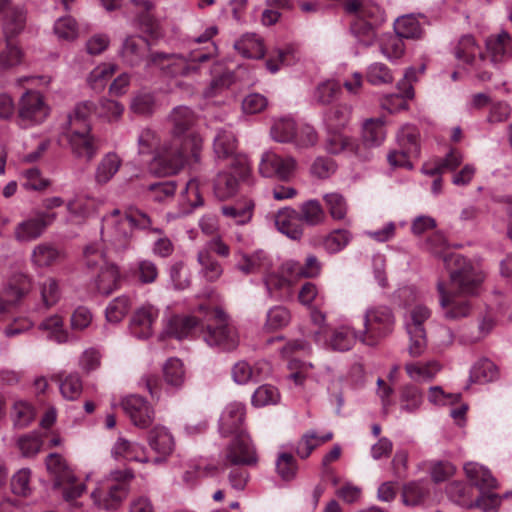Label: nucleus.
Here are the masks:
<instances>
[{
	"label": "nucleus",
	"mask_w": 512,
	"mask_h": 512,
	"mask_svg": "<svg viewBox=\"0 0 512 512\" xmlns=\"http://www.w3.org/2000/svg\"><path fill=\"white\" fill-rule=\"evenodd\" d=\"M443 260L449 269L450 278L447 282L439 280L437 283L439 302L446 319L458 320L470 313L469 302L461 296L476 294L484 275L459 254H444Z\"/></svg>",
	"instance_id": "obj_1"
},
{
	"label": "nucleus",
	"mask_w": 512,
	"mask_h": 512,
	"mask_svg": "<svg viewBox=\"0 0 512 512\" xmlns=\"http://www.w3.org/2000/svg\"><path fill=\"white\" fill-rule=\"evenodd\" d=\"M169 119L173 126V139L157 153L154 164L159 167L158 173L163 175L177 173L189 156L197 161L202 147L201 138L190 132L196 123V115L189 107L174 108Z\"/></svg>",
	"instance_id": "obj_2"
},
{
	"label": "nucleus",
	"mask_w": 512,
	"mask_h": 512,
	"mask_svg": "<svg viewBox=\"0 0 512 512\" xmlns=\"http://www.w3.org/2000/svg\"><path fill=\"white\" fill-rule=\"evenodd\" d=\"M227 437L229 442L226 445V466L228 463L232 466L229 480L233 488L242 490L247 482V471L242 466L256 463V449L246 429L226 432Z\"/></svg>",
	"instance_id": "obj_3"
},
{
	"label": "nucleus",
	"mask_w": 512,
	"mask_h": 512,
	"mask_svg": "<svg viewBox=\"0 0 512 512\" xmlns=\"http://www.w3.org/2000/svg\"><path fill=\"white\" fill-rule=\"evenodd\" d=\"M150 226V217L138 209H130L125 215H121L120 210L114 209L103 219L101 237L104 242L121 250L127 247L132 227L148 229Z\"/></svg>",
	"instance_id": "obj_4"
},
{
	"label": "nucleus",
	"mask_w": 512,
	"mask_h": 512,
	"mask_svg": "<svg viewBox=\"0 0 512 512\" xmlns=\"http://www.w3.org/2000/svg\"><path fill=\"white\" fill-rule=\"evenodd\" d=\"M132 478L133 474L130 470L114 471L91 492L89 503L84 505L83 502L77 501L78 505L75 506L84 512H90L93 507L104 510L115 509L126 498L129 491L128 483Z\"/></svg>",
	"instance_id": "obj_5"
},
{
	"label": "nucleus",
	"mask_w": 512,
	"mask_h": 512,
	"mask_svg": "<svg viewBox=\"0 0 512 512\" xmlns=\"http://www.w3.org/2000/svg\"><path fill=\"white\" fill-rule=\"evenodd\" d=\"M236 139L226 136V199L248 193L254 183L248 156L235 151Z\"/></svg>",
	"instance_id": "obj_6"
},
{
	"label": "nucleus",
	"mask_w": 512,
	"mask_h": 512,
	"mask_svg": "<svg viewBox=\"0 0 512 512\" xmlns=\"http://www.w3.org/2000/svg\"><path fill=\"white\" fill-rule=\"evenodd\" d=\"M346 13L356 17L351 29L366 46L376 39V27L385 20L383 10L371 0H346L343 4Z\"/></svg>",
	"instance_id": "obj_7"
},
{
	"label": "nucleus",
	"mask_w": 512,
	"mask_h": 512,
	"mask_svg": "<svg viewBox=\"0 0 512 512\" xmlns=\"http://www.w3.org/2000/svg\"><path fill=\"white\" fill-rule=\"evenodd\" d=\"M395 327V316L387 306H374L364 313V329L359 331V341L375 346L389 336Z\"/></svg>",
	"instance_id": "obj_8"
},
{
	"label": "nucleus",
	"mask_w": 512,
	"mask_h": 512,
	"mask_svg": "<svg viewBox=\"0 0 512 512\" xmlns=\"http://www.w3.org/2000/svg\"><path fill=\"white\" fill-rule=\"evenodd\" d=\"M48 472L54 477L55 486L62 489L63 498L71 505H78L77 499L82 496L85 485L78 482L66 463L65 459L57 453H51L46 458Z\"/></svg>",
	"instance_id": "obj_9"
},
{
	"label": "nucleus",
	"mask_w": 512,
	"mask_h": 512,
	"mask_svg": "<svg viewBox=\"0 0 512 512\" xmlns=\"http://www.w3.org/2000/svg\"><path fill=\"white\" fill-rule=\"evenodd\" d=\"M85 258L89 267H100L94 283L97 291L103 295H109L120 284V272L118 267L105 259L104 252L98 244H92L85 249Z\"/></svg>",
	"instance_id": "obj_10"
},
{
	"label": "nucleus",
	"mask_w": 512,
	"mask_h": 512,
	"mask_svg": "<svg viewBox=\"0 0 512 512\" xmlns=\"http://www.w3.org/2000/svg\"><path fill=\"white\" fill-rule=\"evenodd\" d=\"M49 111L43 95L39 91L28 90L19 98L17 123L21 128L37 126L46 120Z\"/></svg>",
	"instance_id": "obj_11"
},
{
	"label": "nucleus",
	"mask_w": 512,
	"mask_h": 512,
	"mask_svg": "<svg viewBox=\"0 0 512 512\" xmlns=\"http://www.w3.org/2000/svg\"><path fill=\"white\" fill-rule=\"evenodd\" d=\"M297 161L292 156H281L272 150L262 153L258 171L265 178H276L280 181H290L297 169Z\"/></svg>",
	"instance_id": "obj_12"
},
{
	"label": "nucleus",
	"mask_w": 512,
	"mask_h": 512,
	"mask_svg": "<svg viewBox=\"0 0 512 512\" xmlns=\"http://www.w3.org/2000/svg\"><path fill=\"white\" fill-rule=\"evenodd\" d=\"M224 258V244L220 236L209 241L197 254L200 275L207 281L217 280L222 272V259Z\"/></svg>",
	"instance_id": "obj_13"
},
{
	"label": "nucleus",
	"mask_w": 512,
	"mask_h": 512,
	"mask_svg": "<svg viewBox=\"0 0 512 512\" xmlns=\"http://www.w3.org/2000/svg\"><path fill=\"white\" fill-rule=\"evenodd\" d=\"M65 136L71 153L77 159L90 162L96 156L98 146L91 134L90 126H81L80 128L68 127Z\"/></svg>",
	"instance_id": "obj_14"
},
{
	"label": "nucleus",
	"mask_w": 512,
	"mask_h": 512,
	"mask_svg": "<svg viewBox=\"0 0 512 512\" xmlns=\"http://www.w3.org/2000/svg\"><path fill=\"white\" fill-rule=\"evenodd\" d=\"M159 317V310L146 303L138 307L131 316L129 329L138 339H147L153 334V327Z\"/></svg>",
	"instance_id": "obj_15"
},
{
	"label": "nucleus",
	"mask_w": 512,
	"mask_h": 512,
	"mask_svg": "<svg viewBox=\"0 0 512 512\" xmlns=\"http://www.w3.org/2000/svg\"><path fill=\"white\" fill-rule=\"evenodd\" d=\"M55 218V213L39 212L36 217L18 223L14 230V236L20 242L33 241L43 234L46 227L52 224Z\"/></svg>",
	"instance_id": "obj_16"
},
{
	"label": "nucleus",
	"mask_w": 512,
	"mask_h": 512,
	"mask_svg": "<svg viewBox=\"0 0 512 512\" xmlns=\"http://www.w3.org/2000/svg\"><path fill=\"white\" fill-rule=\"evenodd\" d=\"M121 405L135 426L147 428L152 423L154 410L143 397L130 395L122 400Z\"/></svg>",
	"instance_id": "obj_17"
},
{
	"label": "nucleus",
	"mask_w": 512,
	"mask_h": 512,
	"mask_svg": "<svg viewBox=\"0 0 512 512\" xmlns=\"http://www.w3.org/2000/svg\"><path fill=\"white\" fill-rule=\"evenodd\" d=\"M31 280L25 274H16L0 295V314L6 313L31 290Z\"/></svg>",
	"instance_id": "obj_18"
},
{
	"label": "nucleus",
	"mask_w": 512,
	"mask_h": 512,
	"mask_svg": "<svg viewBox=\"0 0 512 512\" xmlns=\"http://www.w3.org/2000/svg\"><path fill=\"white\" fill-rule=\"evenodd\" d=\"M239 198L230 197V203H226V224L244 225L250 222L254 212V202L247 193L238 194Z\"/></svg>",
	"instance_id": "obj_19"
},
{
	"label": "nucleus",
	"mask_w": 512,
	"mask_h": 512,
	"mask_svg": "<svg viewBox=\"0 0 512 512\" xmlns=\"http://www.w3.org/2000/svg\"><path fill=\"white\" fill-rule=\"evenodd\" d=\"M325 150L330 154L345 153L360 159H367L368 155L364 152L363 145L347 135L331 132L325 142Z\"/></svg>",
	"instance_id": "obj_20"
},
{
	"label": "nucleus",
	"mask_w": 512,
	"mask_h": 512,
	"mask_svg": "<svg viewBox=\"0 0 512 512\" xmlns=\"http://www.w3.org/2000/svg\"><path fill=\"white\" fill-rule=\"evenodd\" d=\"M147 66H157L162 70H167L171 75H187L191 70L185 58L165 53L150 54L147 59Z\"/></svg>",
	"instance_id": "obj_21"
},
{
	"label": "nucleus",
	"mask_w": 512,
	"mask_h": 512,
	"mask_svg": "<svg viewBox=\"0 0 512 512\" xmlns=\"http://www.w3.org/2000/svg\"><path fill=\"white\" fill-rule=\"evenodd\" d=\"M464 472L471 484L481 492H489L498 487V482L491 471L477 462L466 463L464 465Z\"/></svg>",
	"instance_id": "obj_22"
},
{
	"label": "nucleus",
	"mask_w": 512,
	"mask_h": 512,
	"mask_svg": "<svg viewBox=\"0 0 512 512\" xmlns=\"http://www.w3.org/2000/svg\"><path fill=\"white\" fill-rule=\"evenodd\" d=\"M486 50L493 64L505 62L512 55V39L507 32L491 35L486 40Z\"/></svg>",
	"instance_id": "obj_23"
},
{
	"label": "nucleus",
	"mask_w": 512,
	"mask_h": 512,
	"mask_svg": "<svg viewBox=\"0 0 512 512\" xmlns=\"http://www.w3.org/2000/svg\"><path fill=\"white\" fill-rule=\"evenodd\" d=\"M115 459H123L127 461H136L147 463L149 461L144 446L137 442H131L125 438L119 437L111 450Z\"/></svg>",
	"instance_id": "obj_24"
},
{
	"label": "nucleus",
	"mask_w": 512,
	"mask_h": 512,
	"mask_svg": "<svg viewBox=\"0 0 512 512\" xmlns=\"http://www.w3.org/2000/svg\"><path fill=\"white\" fill-rule=\"evenodd\" d=\"M299 221L296 210L292 208L279 210L275 217L278 231L292 240H299L303 235V228Z\"/></svg>",
	"instance_id": "obj_25"
},
{
	"label": "nucleus",
	"mask_w": 512,
	"mask_h": 512,
	"mask_svg": "<svg viewBox=\"0 0 512 512\" xmlns=\"http://www.w3.org/2000/svg\"><path fill=\"white\" fill-rule=\"evenodd\" d=\"M405 371L409 378L415 382H430L441 371L442 365L436 360L414 361L405 364Z\"/></svg>",
	"instance_id": "obj_26"
},
{
	"label": "nucleus",
	"mask_w": 512,
	"mask_h": 512,
	"mask_svg": "<svg viewBox=\"0 0 512 512\" xmlns=\"http://www.w3.org/2000/svg\"><path fill=\"white\" fill-rule=\"evenodd\" d=\"M122 165L121 158L113 152L106 153L98 162L95 172L94 181L97 185L103 186L109 183L117 174Z\"/></svg>",
	"instance_id": "obj_27"
},
{
	"label": "nucleus",
	"mask_w": 512,
	"mask_h": 512,
	"mask_svg": "<svg viewBox=\"0 0 512 512\" xmlns=\"http://www.w3.org/2000/svg\"><path fill=\"white\" fill-rule=\"evenodd\" d=\"M235 50L243 57L261 59L265 55L263 39L255 33L243 34L234 43Z\"/></svg>",
	"instance_id": "obj_28"
},
{
	"label": "nucleus",
	"mask_w": 512,
	"mask_h": 512,
	"mask_svg": "<svg viewBox=\"0 0 512 512\" xmlns=\"http://www.w3.org/2000/svg\"><path fill=\"white\" fill-rule=\"evenodd\" d=\"M269 367L266 362H258L252 368L247 362L240 361L232 368V378L237 384H246L249 381H258L262 378V374L268 373Z\"/></svg>",
	"instance_id": "obj_29"
},
{
	"label": "nucleus",
	"mask_w": 512,
	"mask_h": 512,
	"mask_svg": "<svg viewBox=\"0 0 512 512\" xmlns=\"http://www.w3.org/2000/svg\"><path fill=\"white\" fill-rule=\"evenodd\" d=\"M146 41L138 36L127 37L120 50V56L130 66L138 65L146 52Z\"/></svg>",
	"instance_id": "obj_30"
},
{
	"label": "nucleus",
	"mask_w": 512,
	"mask_h": 512,
	"mask_svg": "<svg viewBox=\"0 0 512 512\" xmlns=\"http://www.w3.org/2000/svg\"><path fill=\"white\" fill-rule=\"evenodd\" d=\"M297 51L293 45L284 48H275L271 51L265 65L267 70L275 74L285 66H290L297 61Z\"/></svg>",
	"instance_id": "obj_31"
},
{
	"label": "nucleus",
	"mask_w": 512,
	"mask_h": 512,
	"mask_svg": "<svg viewBox=\"0 0 512 512\" xmlns=\"http://www.w3.org/2000/svg\"><path fill=\"white\" fill-rule=\"evenodd\" d=\"M39 330L47 339L56 343H66L69 339V333L64 326V321L59 315H51L45 318L39 325Z\"/></svg>",
	"instance_id": "obj_32"
},
{
	"label": "nucleus",
	"mask_w": 512,
	"mask_h": 512,
	"mask_svg": "<svg viewBox=\"0 0 512 512\" xmlns=\"http://www.w3.org/2000/svg\"><path fill=\"white\" fill-rule=\"evenodd\" d=\"M431 317V310L423 305L416 304L409 308L404 317V326L407 333L426 332L424 324Z\"/></svg>",
	"instance_id": "obj_33"
},
{
	"label": "nucleus",
	"mask_w": 512,
	"mask_h": 512,
	"mask_svg": "<svg viewBox=\"0 0 512 512\" xmlns=\"http://www.w3.org/2000/svg\"><path fill=\"white\" fill-rule=\"evenodd\" d=\"M148 442L150 447L158 454L167 456L174 449V438L167 428L155 426L149 433Z\"/></svg>",
	"instance_id": "obj_34"
},
{
	"label": "nucleus",
	"mask_w": 512,
	"mask_h": 512,
	"mask_svg": "<svg viewBox=\"0 0 512 512\" xmlns=\"http://www.w3.org/2000/svg\"><path fill=\"white\" fill-rule=\"evenodd\" d=\"M359 340V331L350 326L336 328L330 338L329 345L335 351H348Z\"/></svg>",
	"instance_id": "obj_35"
},
{
	"label": "nucleus",
	"mask_w": 512,
	"mask_h": 512,
	"mask_svg": "<svg viewBox=\"0 0 512 512\" xmlns=\"http://www.w3.org/2000/svg\"><path fill=\"white\" fill-rule=\"evenodd\" d=\"M333 438L332 432H327L324 435H318L315 431H308L304 433L301 439L298 441L296 446L297 455L306 459L310 456L312 451L322 445L323 443L330 441Z\"/></svg>",
	"instance_id": "obj_36"
},
{
	"label": "nucleus",
	"mask_w": 512,
	"mask_h": 512,
	"mask_svg": "<svg viewBox=\"0 0 512 512\" xmlns=\"http://www.w3.org/2000/svg\"><path fill=\"white\" fill-rule=\"evenodd\" d=\"M197 325V320L192 316H173L166 326V333L176 339L188 337Z\"/></svg>",
	"instance_id": "obj_37"
},
{
	"label": "nucleus",
	"mask_w": 512,
	"mask_h": 512,
	"mask_svg": "<svg viewBox=\"0 0 512 512\" xmlns=\"http://www.w3.org/2000/svg\"><path fill=\"white\" fill-rule=\"evenodd\" d=\"M455 56L458 60L470 65H475L477 60L482 61L480 49L470 35L459 40L455 48Z\"/></svg>",
	"instance_id": "obj_38"
},
{
	"label": "nucleus",
	"mask_w": 512,
	"mask_h": 512,
	"mask_svg": "<svg viewBox=\"0 0 512 512\" xmlns=\"http://www.w3.org/2000/svg\"><path fill=\"white\" fill-rule=\"evenodd\" d=\"M363 142L369 147L381 145L386 137L384 122L382 119H368L363 124Z\"/></svg>",
	"instance_id": "obj_39"
},
{
	"label": "nucleus",
	"mask_w": 512,
	"mask_h": 512,
	"mask_svg": "<svg viewBox=\"0 0 512 512\" xmlns=\"http://www.w3.org/2000/svg\"><path fill=\"white\" fill-rule=\"evenodd\" d=\"M170 143H171V141L168 142L167 144H170ZM158 144H159L158 136L156 135V133L153 130L146 128L140 132V134L138 136L139 153L140 154H149V153L155 152V156L151 163V170H153V172L156 173L157 175L164 176L163 174L158 173L157 169L159 167L154 164H155V158L157 156V153L161 150V148L166 143H164L160 147H158Z\"/></svg>",
	"instance_id": "obj_40"
},
{
	"label": "nucleus",
	"mask_w": 512,
	"mask_h": 512,
	"mask_svg": "<svg viewBox=\"0 0 512 512\" xmlns=\"http://www.w3.org/2000/svg\"><path fill=\"white\" fill-rule=\"evenodd\" d=\"M96 115V103L90 100H84L76 104L73 111L68 115V127L80 128L81 126H90L89 117Z\"/></svg>",
	"instance_id": "obj_41"
},
{
	"label": "nucleus",
	"mask_w": 512,
	"mask_h": 512,
	"mask_svg": "<svg viewBox=\"0 0 512 512\" xmlns=\"http://www.w3.org/2000/svg\"><path fill=\"white\" fill-rule=\"evenodd\" d=\"M299 210V220L310 226L323 223L326 217L321 203L316 199L303 202Z\"/></svg>",
	"instance_id": "obj_42"
},
{
	"label": "nucleus",
	"mask_w": 512,
	"mask_h": 512,
	"mask_svg": "<svg viewBox=\"0 0 512 512\" xmlns=\"http://www.w3.org/2000/svg\"><path fill=\"white\" fill-rule=\"evenodd\" d=\"M296 124L291 118L276 119L270 129L272 139L279 143L293 142L296 135Z\"/></svg>",
	"instance_id": "obj_43"
},
{
	"label": "nucleus",
	"mask_w": 512,
	"mask_h": 512,
	"mask_svg": "<svg viewBox=\"0 0 512 512\" xmlns=\"http://www.w3.org/2000/svg\"><path fill=\"white\" fill-rule=\"evenodd\" d=\"M61 256L60 251L49 243H41L34 247L31 261L37 267H48L54 264Z\"/></svg>",
	"instance_id": "obj_44"
},
{
	"label": "nucleus",
	"mask_w": 512,
	"mask_h": 512,
	"mask_svg": "<svg viewBox=\"0 0 512 512\" xmlns=\"http://www.w3.org/2000/svg\"><path fill=\"white\" fill-rule=\"evenodd\" d=\"M498 377L497 366L489 359L478 360L470 371V380L476 383H488Z\"/></svg>",
	"instance_id": "obj_45"
},
{
	"label": "nucleus",
	"mask_w": 512,
	"mask_h": 512,
	"mask_svg": "<svg viewBox=\"0 0 512 512\" xmlns=\"http://www.w3.org/2000/svg\"><path fill=\"white\" fill-rule=\"evenodd\" d=\"M323 201L333 220H345L348 212L346 198L338 192H330L323 195Z\"/></svg>",
	"instance_id": "obj_46"
},
{
	"label": "nucleus",
	"mask_w": 512,
	"mask_h": 512,
	"mask_svg": "<svg viewBox=\"0 0 512 512\" xmlns=\"http://www.w3.org/2000/svg\"><path fill=\"white\" fill-rule=\"evenodd\" d=\"M24 53L11 38H6V47L0 52V71L12 69L23 62Z\"/></svg>",
	"instance_id": "obj_47"
},
{
	"label": "nucleus",
	"mask_w": 512,
	"mask_h": 512,
	"mask_svg": "<svg viewBox=\"0 0 512 512\" xmlns=\"http://www.w3.org/2000/svg\"><path fill=\"white\" fill-rule=\"evenodd\" d=\"M397 141L403 150L413 156H418L420 152L419 132L412 125H404L397 133Z\"/></svg>",
	"instance_id": "obj_48"
},
{
	"label": "nucleus",
	"mask_w": 512,
	"mask_h": 512,
	"mask_svg": "<svg viewBox=\"0 0 512 512\" xmlns=\"http://www.w3.org/2000/svg\"><path fill=\"white\" fill-rule=\"evenodd\" d=\"M132 275L141 284L154 283L159 275V269L152 260L139 259L136 261L134 268L132 269Z\"/></svg>",
	"instance_id": "obj_49"
},
{
	"label": "nucleus",
	"mask_w": 512,
	"mask_h": 512,
	"mask_svg": "<svg viewBox=\"0 0 512 512\" xmlns=\"http://www.w3.org/2000/svg\"><path fill=\"white\" fill-rule=\"evenodd\" d=\"M395 33L406 39H417L422 35L419 21L413 15L399 17L394 24Z\"/></svg>",
	"instance_id": "obj_50"
},
{
	"label": "nucleus",
	"mask_w": 512,
	"mask_h": 512,
	"mask_svg": "<svg viewBox=\"0 0 512 512\" xmlns=\"http://www.w3.org/2000/svg\"><path fill=\"white\" fill-rule=\"evenodd\" d=\"M116 65L102 63L95 67L88 75V85L96 91L104 89L107 80L116 72Z\"/></svg>",
	"instance_id": "obj_51"
},
{
	"label": "nucleus",
	"mask_w": 512,
	"mask_h": 512,
	"mask_svg": "<svg viewBox=\"0 0 512 512\" xmlns=\"http://www.w3.org/2000/svg\"><path fill=\"white\" fill-rule=\"evenodd\" d=\"M423 403V394L420 389L413 385L403 388L400 395V409L406 413L416 412Z\"/></svg>",
	"instance_id": "obj_52"
},
{
	"label": "nucleus",
	"mask_w": 512,
	"mask_h": 512,
	"mask_svg": "<svg viewBox=\"0 0 512 512\" xmlns=\"http://www.w3.org/2000/svg\"><path fill=\"white\" fill-rule=\"evenodd\" d=\"M124 112V106L111 99L101 98L96 103V116L108 122L118 121Z\"/></svg>",
	"instance_id": "obj_53"
},
{
	"label": "nucleus",
	"mask_w": 512,
	"mask_h": 512,
	"mask_svg": "<svg viewBox=\"0 0 512 512\" xmlns=\"http://www.w3.org/2000/svg\"><path fill=\"white\" fill-rule=\"evenodd\" d=\"M156 107L155 96L153 93L141 90L131 99L130 110L138 115H150Z\"/></svg>",
	"instance_id": "obj_54"
},
{
	"label": "nucleus",
	"mask_w": 512,
	"mask_h": 512,
	"mask_svg": "<svg viewBox=\"0 0 512 512\" xmlns=\"http://www.w3.org/2000/svg\"><path fill=\"white\" fill-rule=\"evenodd\" d=\"M129 297L122 295L113 299L105 310V316L110 323H119L131 308Z\"/></svg>",
	"instance_id": "obj_55"
},
{
	"label": "nucleus",
	"mask_w": 512,
	"mask_h": 512,
	"mask_svg": "<svg viewBox=\"0 0 512 512\" xmlns=\"http://www.w3.org/2000/svg\"><path fill=\"white\" fill-rule=\"evenodd\" d=\"M341 93V85L335 80L321 82L315 88L313 99L319 104H329Z\"/></svg>",
	"instance_id": "obj_56"
},
{
	"label": "nucleus",
	"mask_w": 512,
	"mask_h": 512,
	"mask_svg": "<svg viewBox=\"0 0 512 512\" xmlns=\"http://www.w3.org/2000/svg\"><path fill=\"white\" fill-rule=\"evenodd\" d=\"M429 493L428 484L425 481H413L403 488V502L406 505L419 504Z\"/></svg>",
	"instance_id": "obj_57"
},
{
	"label": "nucleus",
	"mask_w": 512,
	"mask_h": 512,
	"mask_svg": "<svg viewBox=\"0 0 512 512\" xmlns=\"http://www.w3.org/2000/svg\"><path fill=\"white\" fill-rule=\"evenodd\" d=\"M351 239L352 235L348 230L337 229L325 237L323 247L329 253H337L343 250Z\"/></svg>",
	"instance_id": "obj_58"
},
{
	"label": "nucleus",
	"mask_w": 512,
	"mask_h": 512,
	"mask_svg": "<svg viewBox=\"0 0 512 512\" xmlns=\"http://www.w3.org/2000/svg\"><path fill=\"white\" fill-rule=\"evenodd\" d=\"M164 378L171 386H181L185 379L183 363L178 358H170L163 367Z\"/></svg>",
	"instance_id": "obj_59"
},
{
	"label": "nucleus",
	"mask_w": 512,
	"mask_h": 512,
	"mask_svg": "<svg viewBox=\"0 0 512 512\" xmlns=\"http://www.w3.org/2000/svg\"><path fill=\"white\" fill-rule=\"evenodd\" d=\"M226 432L231 430L245 429L244 421L246 416L245 405L240 402H232L226 408Z\"/></svg>",
	"instance_id": "obj_60"
},
{
	"label": "nucleus",
	"mask_w": 512,
	"mask_h": 512,
	"mask_svg": "<svg viewBox=\"0 0 512 512\" xmlns=\"http://www.w3.org/2000/svg\"><path fill=\"white\" fill-rule=\"evenodd\" d=\"M54 32L61 40L73 41L79 36V26L74 18L64 16L55 22Z\"/></svg>",
	"instance_id": "obj_61"
},
{
	"label": "nucleus",
	"mask_w": 512,
	"mask_h": 512,
	"mask_svg": "<svg viewBox=\"0 0 512 512\" xmlns=\"http://www.w3.org/2000/svg\"><path fill=\"white\" fill-rule=\"evenodd\" d=\"M398 35H388L381 43V52L389 60H397L401 58L405 51L404 39Z\"/></svg>",
	"instance_id": "obj_62"
},
{
	"label": "nucleus",
	"mask_w": 512,
	"mask_h": 512,
	"mask_svg": "<svg viewBox=\"0 0 512 512\" xmlns=\"http://www.w3.org/2000/svg\"><path fill=\"white\" fill-rule=\"evenodd\" d=\"M351 108L347 105H339L331 108L325 114V123L330 130H337L344 127L350 117Z\"/></svg>",
	"instance_id": "obj_63"
},
{
	"label": "nucleus",
	"mask_w": 512,
	"mask_h": 512,
	"mask_svg": "<svg viewBox=\"0 0 512 512\" xmlns=\"http://www.w3.org/2000/svg\"><path fill=\"white\" fill-rule=\"evenodd\" d=\"M35 417L34 408L25 401H16L12 410L13 424L16 428L28 426Z\"/></svg>",
	"instance_id": "obj_64"
}]
</instances>
